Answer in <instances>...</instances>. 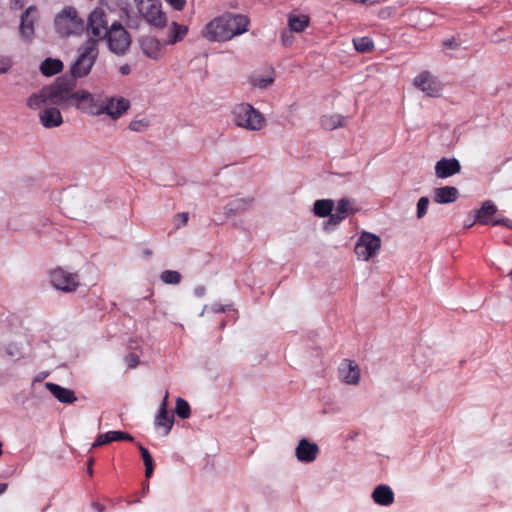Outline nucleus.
Returning <instances> with one entry per match:
<instances>
[{
    "mask_svg": "<svg viewBox=\"0 0 512 512\" xmlns=\"http://www.w3.org/2000/svg\"><path fill=\"white\" fill-rule=\"evenodd\" d=\"M250 20L242 14L226 12L208 22L202 36L211 42H225L249 30Z\"/></svg>",
    "mask_w": 512,
    "mask_h": 512,
    "instance_id": "1",
    "label": "nucleus"
},
{
    "mask_svg": "<svg viewBox=\"0 0 512 512\" xmlns=\"http://www.w3.org/2000/svg\"><path fill=\"white\" fill-rule=\"evenodd\" d=\"M50 104L62 108L74 107L77 98L76 81L71 77H59L52 85L47 86Z\"/></svg>",
    "mask_w": 512,
    "mask_h": 512,
    "instance_id": "2",
    "label": "nucleus"
},
{
    "mask_svg": "<svg viewBox=\"0 0 512 512\" xmlns=\"http://www.w3.org/2000/svg\"><path fill=\"white\" fill-rule=\"evenodd\" d=\"M232 121L248 131H259L266 125L263 114L248 103H241L232 109Z\"/></svg>",
    "mask_w": 512,
    "mask_h": 512,
    "instance_id": "3",
    "label": "nucleus"
},
{
    "mask_svg": "<svg viewBox=\"0 0 512 512\" xmlns=\"http://www.w3.org/2000/svg\"><path fill=\"white\" fill-rule=\"evenodd\" d=\"M56 32L61 37L79 35L85 30V23L74 7L67 6L54 19Z\"/></svg>",
    "mask_w": 512,
    "mask_h": 512,
    "instance_id": "4",
    "label": "nucleus"
},
{
    "mask_svg": "<svg viewBox=\"0 0 512 512\" xmlns=\"http://www.w3.org/2000/svg\"><path fill=\"white\" fill-rule=\"evenodd\" d=\"M98 56L97 40L88 39L79 49V57L71 67L72 77L80 78L88 75Z\"/></svg>",
    "mask_w": 512,
    "mask_h": 512,
    "instance_id": "5",
    "label": "nucleus"
},
{
    "mask_svg": "<svg viewBox=\"0 0 512 512\" xmlns=\"http://www.w3.org/2000/svg\"><path fill=\"white\" fill-rule=\"evenodd\" d=\"M139 14L150 25L163 28L167 24L166 13L162 10L160 0H136Z\"/></svg>",
    "mask_w": 512,
    "mask_h": 512,
    "instance_id": "6",
    "label": "nucleus"
},
{
    "mask_svg": "<svg viewBox=\"0 0 512 512\" xmlns=\"http://www.w3.org/2000/svg\"><path fill=\"white\" fill-rule=\"evenodd\" d=\"M107 38L109 49L118 55L126 53L131 44L130 35L120 23H113L109 32L104 36Z\"/></svg>",
    "mask_w": 512,
    "mask_h": 512,
    "instance_id": "7",
    "label": "nucleus"
},
{
    "mask_svg": "<svg viewBox=\"0 0 512 512\" xmlns=\"http://www.w3.org/2000/svg\"><path fill=\"white\" fill-rule=\"evenodd\" d=\"M380 248V237L375 234L364 231L361 233L356 242L354 252L357 255L358 259L368 261L370 258L374 257L377 254Z\"/></svg>",
    "mask_w": 512,
    "mask_h": 512,
    "instance_id": "8",
    "label": "nucleus"
},
{
    "mask_svg": "<svg viewBox=\"0 0 512 512\" xmlns=\"http://www.w3.org/2000/svg\"><path fill=\"white\" fill-rule=\"evenodd\" d=\"M50 281L53 287L64 292H74L79 286V276L76 273H69L62 268L51 271Z\"/></svg>",
    "mask_w": 512,
    "mask_h": 512,
    "instance_id": "9",
    "label": "nucleus"
},
{
    "mask_svg": "<svg viewBox=\"0 0 512 512\" xmlns=\"http://www.w3.org/2000/svg\"><path fill=\"white\" fill-rule=\"evenodd\" d=\"M76 99L74 107L81 112L90 115H101L103 99L100 97H97L86 90H77Z\"/></svg>",
    "mask_w": 512,
    "mask_h": 512,
    "instance_id": "10",
    "label": "nucleus"
},
{
    "mask_svg": "<svg viewBox=\"0 0 512 512\" xmlns=\"http://www.w3.org/2000/svg\"><path fill=\"white\" fill-rule=\"evenodd\" d=\"M108 21L106 18V13L102 8H95L89 15L87 30L88 32L100 39L104 38V36L109 32Z\"/></svg>",
    "mask_w": 512,
    "mask_h": 512,
    "instance_id": "11",
    "label": "nucleus"
},
{
    "mask_svg": "<svg viewBox=\"0 0 512 512\" xmlns=\"http://www.w3.org/2000/svg\"><path fill=\"white\" fill-rule=\"evenodd\" d=\"M414 85L428 96L437 97L442 91V86L428 71L421 72L414 78Z\"/></svg>",
    "mask_w": 512,
    "mask_h": 512,
    "instance_id": "12",
    "label": "nucleus"
},
{
    "mask_svg": "<svg viewBox=\"0 0 512 512\" xmlns=\"http://www.w3.org/2000/svg\"><path fill=\"white\" fill-rule=\"evenodd\" d=\"M39 19V11L35 6L28 7L21 16L19 32L23 39L29 41L34 36V25Z\"/></svg>",
    "mask_w": 512,
    "mask_h": 512,
    "instance_id": "13",
    "label": "nucleus"
},
{
    "mask_svg": "<svg viewBox=\"0 0 512 512\" xmlns=\"http://www.w3.org/2000/svg\"><path fill=\"white\" fill-rule=\"evenodd\" d=\"M130 103L123 97H110L102 100L101 114H107L113 119L119 118L124 112L128 110Z\"/></svg>",
    "mask_w": 512,
    "mask_h": 512,
    "instance_id": "14",
    "label": "nucleus"
},
{
    "mask_svg": "<svg viewBox=\"0 0 512 512\" xmlns=\"http://www.w3.org/2000/svg\"><path fill=\"white\" fill-rule=\"evenodd\" d=\"M166 42H160L158 39L146 36L140 39V47L142 52L153 60H159L164 55Z\"/></svg>",
    "mask_w": 512,
    "mask_h": 512,
    "instance_id": "15",
    "label": "nucleus"
},
{
    "mask_svg": "<svg viewBox=\"0 0 512 512\" xmlns=\"http://www.w3.org/2000/svg\"><path fill=\"white\" fill-rule=\"evenodd\" d=\"M339 377L346 384H358L360 380L359 366L352 360L344 359L339 366Z\"/></svg>",
    "mask_w": 512,
    "mask_h": 512,
    "instance_id": "16",
    "label": "nucleus"
},
{
    "mask_svg": "<svg viewBox=\"0 0 512 512\" xmlns=\"http://www.w3.org/2000/svg\"><path fill=\"white\" fill-rule=\"evenodd\" d=\"M295 454L299 461L310 463L317 458L319 454V447L316 443H311L307 439L303 438L299 441L295 449Z\"/></svg>",
    "mask_w": 512,
    "mask_h": 512,
    "instance_id": "17",
    "label": "nucleus"
},
{
    "mask_svg": "<svg viewBox=\"0 0 512 512\" xmlns=\"http://www.w3.org/2000/svg\"><path fill=\"white\" fill-rule=\"evenodd\" d=\"M461 170L460 162L455 158H442L435 165V174L438 178H448Z\"/></svg>",
    "mask_w": 512,
    "mask_h": 512,
    "instance_id": "18",
    "label": "nucleus"
},
{
    "mask_svg": "<svg viewBox=\"0 0 512 512\" xmlns=\"http://www.w3.org/2000/svg\"><path fill=\"white\" fill-rule=\"evenodd\" d=\"M168 397H169V393L168 391L166 392L165 396H164V399L161 403V406H160V409H159V413L158 415L156 416V419H155V425L156 427H162L164 428V434L167 435L172 426H173V423H174V417L173 415H169L168 413V410H167V407H168Z\"/></svg>",
    "mask_w": 512,
    "mask_h": 512,
    "instance_id": "19",
    "label": "nucleus"
},
{
    "mask_svg": "<svg viewBox=\"0 0 512 512\" xmlns=\"http://www.w3.org/2000/svg\"><path fill=\"white\" fill-rule=\"evenodd\" d=\"M39 119L45 128L59 127L63 123L62 115L56 107H45L39 113Z\"/></svg>",
    "mask_w": 512,
    "mask_h": 512,
    "instance_id": "20",
    "label": "nucleus"
},
{
    "mask_svg": "<svg viewBox=\"0 0 512 512\" xmlns=\"http://www.w3.org/2000/svg\"><path fill=\"white\" fill-rule=\"evenodd\" d=\"M45 387L61 403L72 404L77 400L74 391L58 384L47 382Z\"/></svg>",
    "mask_w": 512,
    "mask_h": 512,
    "instance_id": "21",
    "label": "nucleus"
},
{
    "mask_svg": "<svg viewBox=\"0 0 512 512\" xmlns=\"http://www.w3.org/2000/svg\"><path fill=\"white\" fill-rule=\"evenodd\" d=\"M134 438L131 434L123 431H109L97 436L93 447H99L113 441H133Z\"/></svg>",
    "mask_w": 512,
    "mask_h": 512,
    "instance_id": "22",
    "label": "nucleus"
},
{
    "mask_svg": "<svg viewBox=\"0 0 512 512\" xmlns=\"http://www.w3.org/2000/svg\"><path fill=\"white\" fill-rule=\"evenodd\" d=\"M373 501L381 506H389L394 502V492L388 485L377 486L372 493Z\"/></svg>",
    "mask_w": 512,
    "mask_h": 512,
    "instance_id": "23",
    "label": "nucleus"
},
{
    "mask_svg": "<svg viewBox=\"0 0 512 512\" xmlns=\"http://www.w3.org/2000/svg\"><path fill=\"white\" fill-rule=\"evenodd\" d=\"M459 197L458 189L453 186H444L434 189V201L440 204L455 202Z\"/></svg>",
    "mask_w": 512,
    "mask_h": 512,
    "instance_id": "24",
    "label": "nucleus"
},
{
    "mask_svg": "<svg viewBox=\"0 0 512 512\" xmlns=\"http://www.w3.org/2000/svg\"><path fill=\"white\" fill-rule=\"evenodd\" d=\"M497 212L496 205L490 201H485L481 208L477 210L476 212V221L482 225H489L491 224L492 220H494L493 216Z\"/></svg>",
    "mask_w": 512,
    "mask_h": 512,
    "instance_id": "25",
    "label": "nucleus"
},
{
    "mask_svg": "<svg viewBox=\"0 0 512 512\" xmlns=\"http://www.w3.org/2000/svg\"><path fill=\"white\" fill-rule=\"evenodd\" d=\"M48 104H50V96L47 86L43 87L39 93L32 94L27 101V105L31 109H41Z\"/></svg>",
    "mask_w": 512,
    "mask_h": 512,
    "instance_id": "26",
    "label": "nucleus"
},
{
    "mask_svg": "<svg viewBox=\"0 0 512 512\" xmlns=\"http://www.w3.org/2000/svg\"><path fill=\"white\" fill-rule=\"evenodd\" d=\"M188 33V27L185 25L178 24L177 22H172L171 27L169 29L167 40L165 41L168 45L176 44L184 39V37Z\"/></svg>",
    "mask_w": 512,
    "mask_h": 512,
    "instance_id": "27",
    "label": "nucleus"
},
{
    "mask_svg": "<svg viewBox=\"0 0 512 512\" xmlns=\"http://www.w3.org/2000/svg\"><path fill=\"white\" fill-rule=\"evenodd\" d=\"M63 63L59 59L46 58L40 66V71L44 76H53L63 70Z\"/></svg>",
    "mask_w": 512,
    "mask_h": 512,
    "instance_id": "28",
    "label": "nucleus"
},
{
    "mask_svg": "<svg viewBox=\"0 0 512 512\" xmlns=\"http://www.w3.org/2000/svg\"><path fill=\"white\" fill-rule=\"evenodd\" d=\"M310 19L307 15L290 14L288 16V28L290 31L300 33L309 25Z\"/></svg>",
    "mask_w": 512,
    "mask_h": 512,
    "instance_id": "29",
    "label": "nucleus"
},
{
    "mask_svg": "<svg viewBox=\"0 0 512 512\" xmlns=\"http://www.w3.org/2000/svg\"><path fill=\"white\" fill-rule=\"evenodd\" d=\"M321 126L325 130H334L345 126L346 119L340 114L324 115L321 118Z\"/></svg>",
    "mask_w": 512,
    "mask_h": 512,
    "instance_id": "30",
    "label": "nucleus"
},
{
    "mask_svg": "<svg viewBox=\"0 0 512 512\" xmlns=\"http://www.w3.org/2000/svg\"><path fill=\"white\" fill-rule=\"evenodd\" d=\"M251 200L239 198L232 200L225 206L226 215H235L246 211L250 205Z\"/></svg>",
    "mask_w": 512,
    "mask_h": 512,
    "instance_id": "31",
    "label": "nucleus"
},
{
    "mask_svg": "<svg viewBox=\"0 0 512 512\" xmlns=\"http://www.w3.org/2000/svg\"><path fill=\"white\" fill-rule=\"evenodd\" d=\"M334 203L332 200H317L314 203L313 211L318 217H327L333 210Z\"/></svg>",
    "mask_w": 512,
    "mask_h": 512,
    "instance_id": "32",
    "label": "nucleus"
},
{
    "mask_svg": "<svg viewBox=\"0 0 512 512\" xmlns=\"http://www.w3.org/2000/svg\"><path fill=\"white\" fill-rule=\"evenodd\" d=\"M355 49L360 53L371 52L374 48L373 40L370 37H359L353 39Z\"/></svg>",
    "mask_w": 512,
    "mask_h": 512,
    "instance_id": "33",
    "label": "nucleus"
},
{
    "mask_svg": "<svg viewBox=\"0 0 512 512\" xmlns=\"http://www.w3.org/2000/svg\"><path fill=\"white\" fill-rule=\"evenodd\" d=\"M138 448H139V451L141 453V456H142V459H143V462H144V465H145V476L147 478H150L152 476V474H153V471H154V465H153L152 457H151L148 449H146L141 444H138Z\"/></svg>",
    "mask_w": 512,
    "mask_h": 512,
    "instance_id": "34",
    "label": "nucleus"
},
{
    "mask_svg": "<svg viewBox=\"0 0 512 512\" xmlns=\"http://www.w3.org/2000/svg\"><path fill=\"white\" fill-rule=\"evenodd\" d=\"M160 279L165 284L177 285L181 282L182 276L178 271L165 270L161 273Z\"/></svg>",
    "mask_w": 512,
    "mask_h": 512,
    "instance_id": "35",
    "label": "nucleus"
},
{
    "mask_svg": "<svg viewBox=\"0 0 512 512\" xmlns=\"http://www.w3.org/2000/svg\"><path fill=\"white\" fill-rule=\"evenodd\" d=\"M175 413L182 419H187L190 417L191 410L188 402L182 398H177Z\"/></svg>",
    "mask_w": 512,
    "mask_h": 512,
    "instance_id": "36",
    "label": "nucleus"
},
{
    "mask_svg": "<svg viewBox=\"0 0 512 512\" xmlns=\"http://www.w3.org/2000/svg\"><path fill=\"white\" fill-rule=\"evenodd\" d=\"M336 210H338L339 213L344 214L346 216L354 212V209L352 208V203L347 198H342L338 201Z\"/></svg>",
    "mask_w": 512,
    "mask_h": 512,
    "instance_id": "37",
    "label": "nucleus"
},
{
    "mask_svg": "<svg viewBox=\"0 0 512 512\" xmlns=\"http://www.w3.org/2000/svg\"><path fill=\"white\" fill-rule=\"evenodd\" d=\"M274 81V78L273 77H254L252 78L251 80V83L253 86L255 87H258V88H267L269 85H271Z\"/></svg>",
    "mask_w": 512,
    "mask_h": 512,
    "instance_id": "38",
    "label": "nucleus"
},
{
    "mask_svg": "<svg viewBox=\"0 0 512 512\" xmlns=\"http://www.w3.org/2000/svg\"><path fill=\"white\" fill-rule=\"evenodd\" d=\"M428 206H429V199L427 197H421L418 200V203H417V218L418 219H421L426 215Z\"/></svg>",
    "mask_w": 512,
    "mask_h": 512,
    "instance_id": "39",
    "label": "nucleus"
},
{
    "mask_svg": "<svg viewBox=\"0 0 512 512\" xmlns=\"http://www.w3.org/2000/svg\"><path fill=\"white\" fill-rule=\"evenodd\" d=\"M124 361L129 369H133L139 364V357L135 353H129L125 356Z\"/></svg>",
    "mask_w": 512,
    "mask_h": 512,
    "instance_id": "40",
    "label": "nucleus"
},
{
    "mask_svg": "<svg viewBox=\"0 0 512 512\" xmlns=\"http://www.w3.org/2000/svg\"><path fill=\"white\" fill-rule=\"evenodd\" d=\"M12 66L10 57L0 56V74L6 73Z\"/></svg>",
    "mask_w": 512,
    "mask_h": 512,
    "instance_id": "41",
    "label": "nucleus"
},
{
    "mask_svg": "<svg viewBox=\"0 0 512 512\" xmlns=\"http://www.w3.org/2000/svg\"><path fill=\"white\" fill-rule=\"evenodd\" d=\"M292 32L293 31H290V29L288 28V30H284L281 34V42L284 46H290L292 45L293 41H294V37L292 35Z\"/></svg>",
    "mask_w": 512,
    "mask_h": 512,
    "instance_id": "42",
    "label": "nucleus"
},
{
    "mask_svg": "<svg viewBox=\"0 0 512 512\" xmlns=\"http://www.w3.org/2000/svg\"><path fill=\"white\" fill-rule=\"evenodd\" d=\"M490 225H493V226L502 225V226L512 229V220H510L508 218L496 217V218H494V220H492Z\"/></svg>",
    "mask_w": 512,
    "mask_h": 512,
    "instance_id": "43",
    "label": "nucleus"
},
{
    "mask_svg": "<svg viewBox=\"0 0 512 512\" xmlns=\"http://www.w3.org/2000/svg\"><path fill=\"white\" fill-rule=\"evenodd\" d=\"M147 126H148L147 123L142 121V120L132 121L129 124L130 130L137 131V132H140V131L144 130Z\"/></svg>",
    "mask_w": 512,
    "mask_h": 512,
    "instance_id": "44",
    "label": "nucleus"
},
{
    "mask_svg": "<svg viewBox=\"0 0 512 512\" xmlns=\"http://www.w3.org/2000/svg\"><path fill=\"white\" fill-rule=\"evenodd\" d=\"M189 215L187 212H181L176 215V221L179 223L176 224V227L185 226L188 223Z\"/></svg>",
    "mask_w": 512,
    "mask_h": 512,
    "instance_id": "45",
    "label": "nucleus"
},
{
    "mask_svg": "<svg viewBox=\"0 0 512 512\" xmlns=\"http://www.w3.org/2000/svg\"><path fill=\"white\" fill-rule=\"evenodd\" d=\"M167 3H169L175 10L181 11L185 4L186 0H165Z\"/></svg>",
    "mask_w": 512,
    "mask_h": 512,
    "instance_id": "46",
    "label": "nucleus"
},
{
    "mask_svg": "<svg viewBox=\"0 0 512 512\" xmlns=\"http://www.w3.org/2000/svg\"><path fill=\"white\" fill-rule=\"evenodd\" d=\"M443 46L445 48H450V49H456L458 47V44L455 42V40L452 38V39H446L443 41Z\"/></svg>",
    "mask_w": 512,
    "mask_h": 512,
    "instance_id": "47",
    "label": "nucleus"
},
{
    "mask_svg": "<svg viewBox=\"0 0 512 512\" xmlns=\"http://www.w3.org/2000/svg\"><path fill=\"white\" fill-rule=\"evenodd\" d=\"M328 216H329V220H328L329 224H332L333 226H336V225H338L340 223L332 212Z\"/></svg>",
    "mask_w": 512,
    "mask_h": 512,
    "instance_id": "48",
    "label": "nucleus"
},
{
    "mask_svg": "<svg viewBox=\"0 0 512 512\" xmlns=\"http://www.w3.org/2000/svg\"><path fill=\"white\" fill-rule=\"evenodd\" d=\"M334 216L337 218V220L341 223L347 216L344 214L339 213L338 210L335 209V212L333 213Z\"/></svg>",
    "mask_w": 512,
    "mask_h": 512,
    "instance_id": "49",
    "label": "nucleus"
},
{
    "mask_svg": "<svg viewBox=\"0 0 512 512\" xmlns=\"http://www.w3.org/2000/svg\"><path fill=\"white\" fill-rule=\"evenodd\" d=\"M129 72H130V68H129V66H123V67H121V73H122V74L126 75V74H128Z\"/></svg>",
    "mask_w": 512,
    "mask_h": 512,
    "instance_id": "50",
    "label": "nucleus"
},
{
    "mask_svg": "<svg viewBox=\"0 0 512 512\" xmlns=\"http://www.w3.org/2000/svg\"><path fill=\"white\" fill-rule=\"evenodd\" d=\"M6 489H7V484H5V483H0V495H1L2 493H4V492L6 491Z\"/></svg>",
    "mask_w": 512,
    "mask_h": 512,
    "instance_id": "51",
    "label": "nucleus"
},
{
    "mask_svg": "<svg viewBox=\"0 0 512 512\" xmlns=\"http://www.w3.org/2000/svg\"><path fill=\"white\" fill-rule=\"evenodd\" d=\"M92 462H93V460H92V459H90L89 464H88V473H89L90 475H92V473H93V470H92Z\"/></svg>",
    "mask_w": 512,
    "mask_h": 512,
    "instance_id": "52",
    "label": "nucleus"
},
{
    "mask_svg": "<svg viewBox=\"0 0 512 512\" xmlns=\"http://www.w3.org/2000/svg\"><path fill=\"white\" fill-rule=\"evenodd\" d=\"M214 311L216 312H224V308L220 305H216L215 308H214Z\"/></svg>",
    "mask_w": 512,
    "mask_h": 512,
    "instance_id": "53",
    "label": "nucleus"
},
{
    "mask_svg": "<svg viewBox=\"0 0 512 512\" xmlns=\"http://www.w3.org/2000/svg\"><path fill=\"white\" fill-rule=\"evenodd\" d=\"M2 446H3V444H2V442L0 441V456L2 455Z\"/></svg>",
    "mask_w": 512,
    "mask_h": 512,
    "instance_id": "54",
    "label": "nucleus"
},
{
    "mask_svg": "<svg viewBox=\"0 0 512 512\" xmlns=\"http://www.w3.org/2000/svg\"><path fill=\"white\" fill-rule=\"evenodd\" d=\"M358 3H365L367 0H355Z\"/></svg>",
    "mask_w": 512,
    "mask_h": 512,
    "instance_id": "55",
    "label": "nucleus"
},
{
    "mask_svg": "<svg viewBox=\"0 0 512 512\" xmlns=\"http://www.w3.org/2000/svg\"><path fill=\"white\" fill-rule=\"evenodd\" d=\"M151 253H152V252H151L150 250L145 251V254H146V255H151Z\"/></svg>",
    "mask_w": 512,
    "mask_h": 512,
    "instance_id": "56",
    "label": "nucleus"
},
{
    "mask_svg": "<svg viewBox=\"0 0 512 512\" xmlns=\"http://www.w3.org/2000/svg\"><path fill=\"white\" fill-rule=\"evenodd\" d=\"M509 277L512 279V270L509 273Z\"/></svg>",
    "mask_w": 512,
    "mask_h": 512,
    "instance_id": "57",
    "label": "nucleus"
}]
</instances>
